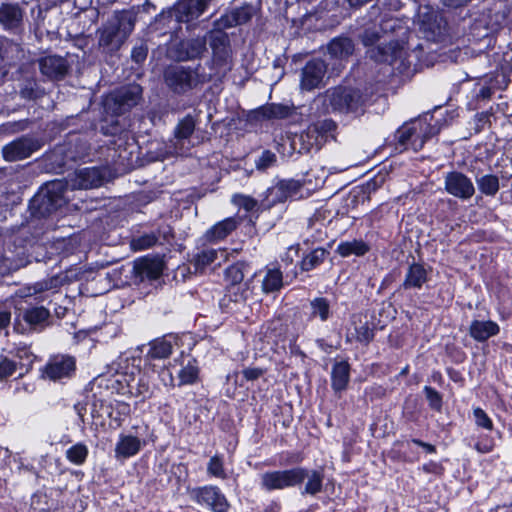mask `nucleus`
Returning <instances> with one entry per match:
<instances>
[{
    "label": "nucleus",
    "instance_id": "nucleus-1",
    "mask_svg": "<svg viewBox=\"0 0 512 512\" xmlns=\"http://www.w3.org/2000/svg\"><path fill=\"white\" fill-rule=\"evenodd\" d=\"M392 20H386L381 27H372L364 31L362 42L365 46H371L368 50L369 57L377 62H387L400 73L408 71L410 62H406V51L397 41L390 40L379 43L388 30H393Z\"/></svg>",
    "mask_w": 512,
    "mask_h": 512
},
{
    "label": "nucleus",
    "instance_id": "nucleus-2",
    "mask_svg": "<svg viewBox=\"0 0 512 512\" xmlns=\"http://www.w3.org/2000/svg\"><path fill=\"white\" fill-rule=\"evenodd\" d=\"M135 17L129 11L115 13L101 28L98 29V44L107 52H115L132 33Z\"/></svg>",
    "mask_w": 512,
    "mask_h": 512
},
{
    "label": "nucleus",
    "instance_id": "nucleus-3",
    "mask_svg": "<svg viewBox=\"0 0 512 512\" xmlns=\"http://www.w3.org/2000/svg\"><path fill=\"white\" fill-rule=\"evenodd\" d=\"M319 98L333 112L341 114L360 115L364 113L366 105V97L359 89L342 85L327 89Z\"/></svg>",
    "mask_w": 512,
    "mask_h": 512
},
{
    "label": "nucleus",
    "instance_id": "nucleus-4",
    "mask_svg": "<svg viewBox=\"0 0 512 512\" xmlns=\"http://www.w3.org/2000/svg\"><path fill=\"white\" fill-rule=\"evenodd\" d=\"M337 124L332 119L317 120L292 139V147L299 153L318 151L329 140L335 139Z\"/></svg>",
    "mask_w": 512,
    "mask_h": 512
},
{
    "label": "nucleus",
    "instance_id": "nucleus-5",
    "mask_svg": "<svg viewBox=\"0 0 512 512\" xmlns=\"http://www.w3.org/2000/svg\"><path fill=\"white\" fill-rule=\"evenodd\" d=\"M67 192L68 183L66 181L54 180L46 183L30 202L33 214L46 217L57 211L67 203Z\"/></svg>",
    "mask_w": 512,
    "mask_h": 512
},
{
    "label": "nucleus",
    "instance_id": "nucleus-6",
    "mask_svg": "<svg viewBox=\"0 0 512 512\" xmlns=\"http://www.w3.org/2000/svg\"><path fill=\"white\" fill-rule=\"evenodd\" d=\"M200 68V64L195 67L170 65L164 70V82L174 93L185 94L212 78V75L201 73Z\"/></svg>",
    "mask_w": 512,
    "mask_h": 512
},
{
    "label": "nucleus",
    "instance_id": "nucleus-7",
    "mask_svg": "<svg viewBox=\"0 0 512 512\" xmlns=\"http://www.w3.org/2000/svg\"><path fill=\"white\" fill-rule=\"evenodd\" d=\"M440 129L438 121L431 124L428 117L425 116L403 125L397 131V139L406 149L411 148L418 151L430 137L437 135Z\"/></svg>",
    "mask_w": 512,
    "mask_h": 512
},
{
    "label": "nucleus",
    "instance_id": "nucleus-8",
    "mask_svg": "<svg viewBox=\"0 0 512 512\" xmlns=\"http://www.w3.org/2000/svg\"><path fill=\"white\" fill-rule=\"evenodd\" d=\"M224 29L216 26V29L206 35V43H209L212 50L211 69L214 70V75H225L231 69L232 50L229 36Z\"/></svg>",
    "mask_w": 512,
    "mask_h": 512
},
{
    "label": "nucleus",
    "instance_id": "nucleus-9",
    "mask_svg": "<svg viewBox=\"0 0 512 512\" xmlns=\"http://www.w3.org/2000/svg\"><path fill=\"white\" fill-rule=\"evenodd\" d=\"M305 474L302 467L265 472L261 475V487L266 491L294 487L304 481Z\"/></svg>",
    "mask_w": 512,
    "mask_h": 512
},
{
    "label": "nucleus",
    "instance_id": "nucleus-10",
    "mask_svg": "<svg viewBox=\"0 0 512 512\" xmlns=\"http://www.w3.org/2000/svg\"><path fill=\"white\" fill-rule=\"evenodd\" d=\"M76 371V360L70 355L51 357L41 369V377L50 381L70 379Z\"/></svg>",
    "mask_w": 512,
    "mask_h": 512
},
{
    "label": "nucleus",
    "instance_id": "nucleus-11",
    "mask_svg": "<svg viewBox=\"0 0 512 512\" xmlns=\"http://www.w3.org/2000/svg\"><path fill=\"white\" fill-rule=\"evenodd\" d=\"M42 142L31 136H22L2 148V154L6 161L14 162L23 160L38 151Z\"/></svg>",
    "mask_w": 512,
    "mask_h": 512
},
{
    "label": "nucleus",
    "instance_id": "nucleus-12",
    "mask_svg": "<svg viewBox=\"0 0 512 512\" xmlns=\"http://www.w3.org/2000/svg\"><path fill=\"white\" fill-rule=\"evenodd\" d=\"M190 497L200 505H206L214 512H227L229 508L226 497L216 486H203L189 491Z\"/></svg>",
    "mask_w": 512,
    "mask_h": 512
},
{
    "label": "nucleus",
    "instance_id": "nucleus-13",
    "mask_svg": "<svg viewBox=\"0 0 512 512\" xmlns=\"http://www.w3.org/2000/svg\"><path fill=\"white\" fill-rule=\"evenodd\" d=\"M445 191L463 201L469 200L475 194L472 180L459 171L448 172L444 177Z\"/></svg>",
    "mask_w": 512,
    "mask_h": 512
},
{
    "label": "nucleus",
    "instance_id": "nucleus-14",
    "mask_svg": "<svg viewBox=\"0 0 512 512\" xmlns=\"http://www.w3.org/2000/svg\"><path fill=\"white\" fill-rule=\"evenodd\" d=\"M327 73V64L319 58L308 61L301 71L300 87L302 90L311 91L324 85Z\"/></svg>",
    "mask_w": 512,
    "mask_h": 512
},
{
    "label": "nucleus",
    "instance_id": "nucleus-15",
    "mask_svg": "<svg viewBox=\"0 0 512 512\" xmlns=\"http://www.w3.org/2000/svg\"><path fill=\"white\" fill-rule=\"evenodd\" d=\"M302 187L303 184L298 180L287 179L278 181L267 190V207L274 206L277 203H283L288 199L297 198Z\"/></svg>",
    "mask_w": 512,
    "mask_h": 512
},
{
    "label": "nucleus",
    "instance_id": "nucleus-16",
    "mask_svg": "<svg viewBox=\"0 0 512 512\" xmlns=\"http://www.w3.org/2000/svg\"><path fill=\"white\" fill-rule=\"evenodd\" d=\"M89 147L86 142L76 139L69 140L67 143L57 146L52 153L55 162L59 166H65L69 162H75L88 155Z\"/></svg>",
    "mask_w": 512,
    "mask_h": 512
},
{
    "label": "nucleus",
    "instance_id": "nucleus-17",
    "mask_svg": "<svg viewBox=\"0 0 512 512\" xmlns=\"http://www.w3.org/2000/svg\"><path fill=\"white\" fill-rule=\"evenodd\" d=\"M196 127V121L193 116L186 115L181 119L174 130V153L184 154L194 145L191 142Z\"/></svg>",
    "mask_w": 512,
    "mask_h": 512
},
{
    "label": "nucleus",
    "instance_id": "nucleus-18",
    "mask_svg": "<svg viewBox=\"0 0 512 512\" xmlns=\"http://www.w3.org/2000/svg\"><path fill=\"white\" fill-rule=\"evenodd\" d=\"M208 2L209 0H182L168 13V17L175 18L178 22H190L204 13Z\"/></svg>",
    "mask_w": 512,
    "mask_h": 512
},
{
    "label": "nucleus",
    "instance_id": "nucleus-19",
    "mask_svg": "<svg viewBox=\"0 0 512 512\" xmlns=\"http://www.w3.org/2000/svg\"><path fill=\"white\" fill-rule=\"evenodd\" d=\"M103 182V175L100 169L88 167L76 171L73 178L70 179L68 187L74 189H91L99 187Z\"/></svg>",
    "mask_w": 512,
    "mask_h": 512
},
{
    "label": "nucleus",
    "instance_id": "nucleus-20",
    "mask_svg": "<svg viewBox=\"0 0 512 512\" xmlns=\"http://www.w3.org/2000/svg\"><path fill=\"white\" fill-rule=\"evenodd\" d=\"M162 271V261L146 257L135 261L133 267L135 281L139 283L158 279Z\"/></svg>",
    "mask_w": 512,
    "mask_h": 512
},
{
    "label": "nucleus",
    "instance_id": "nucleus-21",
    "mask_svg": "<svg viewBox=\"0 0 512 512\" xmlns=\"http://www.w3.org/2000/svg\"><path fill=\"white\" fill-rule=\"evenodd\" d=\"M39 69L42 75L49 79H62L68 72V63L61 56H46L38 60Z\"/></svg>",
    "mask_w": 512,
    "mask_h": 512
},
{
    "label": "nucleus",
    "instance_id": "nucleus-22",
    "mask_svg": "<svg viewBox=\"0 0 512 512\" xmlns=\"http://www.w3.org/2000/svg\"><path fill=\"white\" fill-rule=\"evenodd\" d=\"M255 12L256 10L252 5H244L239 8H235L217 20L215 22V26L227 29L245 24L252 19Z\"/></svg>",
    "mask_w": 512,
    "mask_h": 512
},
{
    "label": "nucleus",
    "instance_id": "nucleus-23",
    "mask_svg": "<svg viewBox=\"0 0 512 512\" xmlns=\"http://www.w3.org/2000/svg\"><path fill=\"white\" fill-rule=\"evenodd\" d=\"M176 58L179 61L200 58L206 51V36L181 41L176 47Z\"/></svg>",
    "mask_w": 512,
    "mask_h": 512
},
{
    "label": "nucleus",
    "instance_id": "nucleus-24",
    "mask_svg": "<svg viewBox=\"0 0 512 512\" xmlns=\"http://www.w3.org/2000/svg\"><path fill=\"white\" fill-rule=\"evenodd\" d=\"M19 316L30 329L42 330L48 325L50 312L43 306H32L20 309Z\"/></svg>",
    "mask_w": 512,
    "mask_h": 512
},
{
    "label": "nucleus",
    "instance_id": "nucleus-25",
    "mask_svg": "<svg viewBox=\"0 0 512 512\" xmlns=\"http://www.w3.org/2000/svg\"><path fill=\"white\" fill-rule=\"evenodd\" d=\"M499 330L500 328L498 324L494 321L474 320L470 325L469 334L476 341L483 342L490 337L497 335Z\"/></svg>",
    "mask_w": 512,
    "mask_h": 512
},
{
    "label": "nucleus",
    "instance_id": "nucleus-26",
    "mask_svg": "<svg viewBox=\"0 0 512 512\" xmlns=\"http://www.w3.org/2000/svg\"><path fill=\"white\" fill-rule=\"evenodd\" d=\"M142 441L132 435H121L115 447V455L117 458H129L139 452Z\"/></svg>",
    "mask_w": 512,
    "mask_h": 512
},
{
    "label": "nucleus",
    "instance_id": "nucleus-27",
    "mask_svg": "<svg viewBox=\"0 0 512 512\" xmlns=\"http://www.w3.org/2000/svg\"><path fill=\"white\" fill-rule=\"evenodd\" d=\"M142 89L139 85L126 87L115 96V102L119 104L120 112L135 106L141 97Z\"/></svg>",
    "mask_w": 512,
    "mask_h": 512
},
{
    "label": "nucleus",
    "instance_id": "nucleus-28",
    "mask_svg": "<svg viewBox=\"0 0 512 512\" xmlns=\"http://www.w3.org/2000/svg\"><path fill=\"white\" fill-rule=\"evenodd\" d=\"M427 271L426 269L418 263H413L409 266L408 271L405 276V280L403 282V287L405 289L410 288H418L420 289L422 285L427 282Z\"/></svg>",
    "mask_w": 512,
    "mask_h": 512
},
{
    "label": "nucleus",
    "instance_id": "nucleus-29",
    "mask_svg": "<svg viewBox=\"0 0 512 512\" xmlns=\"http://www.w3.org/2000/svg\"><path fill=\"white\" fill-rule=\"evenodd\" d=\"M23 18L22 9L16 4H3L0 7V22L7 28L17 27Z\"/></svg>",
    "mask_w": 512,
    "mask_h": 512
},
{
    "label": "nucleus",
    "instance_id": "nucleus-30",
    "mask_svg": "<svg viewBox=\"0 0 512 512\" xmlns=\"http://www.w3.org/2000/svg\"><path fill=\"white\" fill-rule=\"evenodd\" d=\"M293 113V109L290 106L283 104H268L262 106L256 111L258 118L263 119H285L291 116Z\"/></svg>",
    "mask_w": 512,
    "mask_h": 512
},
{
    "label": "nucleus",
    "instance_id": "nucleus-31",
    "mask_svg": "<svg viewBox=\"0 0 512 512\" xmlns=\"http://www.w3.org/2000/svg\"><path fill=\"white\" fill-rule=\"evenodd\" d=\"M332 388L335 391H342L346 389L350 378V366L346 361L337 362L334 364L331 372Z\"/></svg>",
    "mask_w": 512,
    "mask_h": 512
},
{
    "label": "nucleus",
    "instance_id": "nucleus-32",
    "mask_svg": "<svg viewBox=\"0 0 512 512\" xmlns=\"http://www.w3.org/2000/svg\"><path fill=\"white\" fill-rule=\"evenodd\" d=\"M328 52L332 57L344 59L354 52V44L350 38L337 37L328 44Z\"/></svg>",
    "mask_w": 512,
    "mask_h": 512
},
{
    "label": "nucleus",
    "instance_id": "nucleus-33",
    "mask_svg": "<svg viewBox=\"0 0 512 512\" xmlns=\"http://www.w3.org/2000/svg\"><path fill=\"white\" fill-rule=\"evenodd\" d=\"M239 224V221L235 217H229L223 221L215 224L208 231V238L211 240H221L227 237L232 231H234Z\"/></svg>",
    "mask_w": 512,
    "mask_h": 512
},
{
    "label": "nucleus",
    "instance_id": "nucleus-34",
    "mask_svg": "<svg viewBox=\"0 0 512 512\" xmlns=\"http://www.w3.org/2000/svg\"><path fill=\"white\" fill-rule=\"evenodd\" d=\"M336 251L342 257H348L350 255L362 256L369 251V246L362 240L354 239L340 243Z\"/></svg>",
    "mask_w": 512,
    "mask_h": 512
},
{
    "label": "nucleus",
    "instance_id": "nucleus-35",
    "mask_svg": "<svg viewBox=\"0 0 512 512\" xmlns=\"http://www.w3.org/2000/svg\"><path fill=\"white\" fill-rule=\"evenodd\" d=\"M283 286V275L280 269L271 268L268 269L263 281L262 290L264 293H273L279 291Z\"/></svg>",
    "mask_w": 512,
    "mask_h": 512
},
{
    "label": "nucleus",
    "instance_id": "nucleus-36",
    "mask_svg": "<svg viewBox=\"0 0 512 512\" xmlns=\"http://www.w3.org/2000/svg\"><path fill=\"white\" fill-rule=\"evenodd\" d=\"M305 478L308 479L302 494L316 495L320 493L323 488L324 475L317 470H307L304 468Z\"/></svg>",
    "mask_w": 512,
    "mask_h": 512
},
{
    "label": "nucleus",
    "instance_id": "nucleus-37",
    "mask_svg": "<svg viewBox=\"0 0 512 512\" xmlns=\"http://www.w3.org/2000/svg\"><path fill=\"white\" fill-rule=\"evenodd\" d=\"M310 317L319 318L322 322H326L330 315V302L324 297H316L310 301Z\"/></svg>",
    "mask_w": 512,
    "mask_h": 512
},
{
    "label": "nucleus",
    "instance_id": "nucleus-38",
    "mask_svg": "<svg viewBox=\"0 0 512 512\" xmlns=\"http://www.w3.org/2000/svg\"><path fill=\"white\" fill-rule=\"evenodd\" d=\"M172 353L171 342L165 339H156L149 344L147 357L151 359L167 358Z\"/></svg>",
    "mask_w": 512,
    "mask_h": 512
},
{
    "label": "nucleus",
    "instance_id": "nucleus-39",
    "mask_svg": "<svg viewBox=\"0 0 512 512\" xmlns=\"http://www.w3.org/2000/svg\"><path fill=\"white\" fill-rule=\"evenodd\" d=\"M481 193L486 196H495L499 191V178L496 175L487 174L476 179Z\"/></svg>",
    "mask_w": 512,
    "mask_h": 512
},
{
    "label": "nucleus",
    "instance_id": "nucleus-40",
    "mask_svg": "<svg viewBox=\"0 0 512 512\" xmlns=\"http://www.w3.org/2000/svg\"><path fill=\"white\" fill-rule=\"evenodd\" d=\"M327 251L323 248H316L306 255L301 261V269L310 271L318 267L326 258Z\"/></svg>",
    "mask_w": 512,
    "mask_h": 512
},
{
    "label": "nucleus",
    "instance_id": "nucleus-41",
    "mask_svg": "<svg viewBox=\"0 0 512 512\" xmlns=\"http://www.w3.org/2000/svg\"><path fill=\"white\" fill-rule=\"evenodd\" d=\"M217 256L218 251L215 249H205L198 253L192 261L195 272L203 271L217 259Z\"/></svg>",
    "mask_w": 512,
    "mask_h": 512
},
{
    "label": "nucleus",
    "instance_id": "nucleus-42",
    "mask_svg": "<svg viewBox=\"0 0 512 512\" xmlns=\"http://www.w3.org/2000/svg\"><path fill=\"white\" fill-rule=\"evenodd\" d=\"M198 367L194 360H189L178 373L179 386L193 384L198 379Z\"/></svg>",
    "mask_w": 512,
    "mask_h": 512
},
{
    "label": "nucleus",
    "instance_id": "nucleus-43",
    "mask_svg": "<svg viewBox=\"0 0 512 512\" xmlns=\"http://www.w3.org/2000/svg\"><path fill=\"white\" fill-rule=\"evenodd\" d=\"M156 243H158V236L155 232H150L133 237L130 245L133 250L141 251L153 247Z\"/></svg>",
    "mask_w": 512,
    "mask_h": 512
},
{
    "label": "nucleus",
    "instance_id": "nucleus-44",
    "mask_svg": "<svg viewBox=\"0 0 512 512\" xmlns=\"http://www.w3.org/2000/svg\"><path fill=\"white\" fill-rule=\"evenodd\" d=\"M88 456V448L83 443H77L70 447L66 451V457L67 459L75 464V465H81L85 462L86 458Z\"/></svg>",
    "mask_w": 512,
    "mask_h": 512
},
{
    "label": "nucleus",
    "instance_id": "nucleus-45",
    "mask_svg": "<svg viewBox=\"0 0 512 512\" xmlns=\"http://www.w3.org/2000/svg\"><path fill=\"white\" fill-rule=\"evenodd\" d=\"M423 30L426 37L433 41H440L445 35V25L441 21L424 22Z\"/></svg>",
    "mask_w": 512,
    "mask_h": 512
},
{
    "label": "nucleus",
    "instance_id": "nucleus-46",
    "mask_svg": "<svg viewBox=\"0 0 512 512\" xmlns=\"http://www.w3.org/2000/svg\"><path fill=\"white\" fill-rule=\"evenodd\" d=\"M60 284H61V281H60L59 277H57V276L51 277L47 280L37 282L31 287H28L27 288L28 293L26 294V296H32V295H36L38 293H42L44 291L55 289Z\"/></svg>",
    "mask_w": 512,
    "mask_h": 512
},
{
    "label": "nucleus",
    "instance_id": "nucleus-47",
    "mask_svg": "<svg viewBox=\"0 0 512 512\" xmlns=\"http://www.w3.org/2000/svg\"><path fill=\"white\" fill-rule=\"evenodd\" d=\"M207 473L213 477L221 479L227 478L222 456L214 455L213 457L210 458L207 464Z\"/></svg>",
    "mask_w": 512,
    "mask_h": 512
},
{
    "label": "nucleus",
    "instance_id": "nucleus-48",
    "mask_svg": "<svg viewBox=\"0 0 512 512\" xmlns=\"http://www.w3.org/2000/svg\"><path fill=\"white\" fill-rule=\"evenodd\" d=\"M243 268H244V264L237 263V264L230 266L226 270V277L232 283L233 289H238V287H236V285L241 283L244 279Z\"/></svg>",
    "mask_w": 512,
    "mask_h": 512
},
{
    "label": "nucleus",
    "instance_id": "nucleus-49",
    "mask_svg": "<svg viewBox=\"0 0 512 512\" xmlns=\"http://www.w3.org/2000/svg\"><path fill=\"white\" fill-rule=\"evenodd\" d=\"M17 370V363L7 356H1L0 358V381H4L7 378L15 374Z\"/></svg>",
    "mask_w": 512,
    "mask_h": 512
},
{
    "label": "nucleus",
    "instance_id": "nucleus-50",
    "mask_svg": "<svg viewBox=\"0 0 512 512\" xmlns=\"http://www.w3.org/2000/svg\"><path fill=\"white\" fill-rule=\"evenodd\" d=\"M423 391L429 403V407L435 411H441L443 403L441 394L430 386H425Z\"/></svg>",
    "mask_w": 512,
    "mask_h": 512
},
{
    "label": "nucleus",
    "instance_id": "nucleus-51",
    "mask_svg": "<svg viewBox=\"0 0 512 512\" xmlns=\"http://www.w3.org/2000/svg\"><path fill=\"white\" fill-rule=\"evenodd\" d=\"M473 415L475 423L478 427H481L486 430L493 429V422L484 410H482L481 408H475L473 410Z\"/></svg>",
    "mask_w": 512,
    "mask_h": 512
},
{
    "label": "nucleus",
    "instance_id": "nucleus-52",
    "mask_svg": "<svg viewBox=\"0 0 512 512\" xmlns=\"http://www.w3.org/2000/svg\"><path fill=\"white\" fill-rule=\"evenodd\" d=\"M356 339L362 343H369L373 337V330L368 326L367 323L361 324L359 327H355Z\"/></svg>",
    "mask_w": 512,
    "mask_h": 512
},
{
    "label": "nucleus",
    "instance_id": "nucleus-53",
    "mask_svg": "<svg viewBox=\"0 0 512 512\" xmlns=\"http://www.w3.org/2000/svg\"><path fill=\"white\" fill-rule=\"evenodd\" d=\"M276 162V155L271 151H264L262 155L256 160L255 165L258 170H265L271 167Z\"/></svg>",
    "mask_w": 512,
    "mask_h": 512
},
{
    "label": "nucleus",
    "instance_id": "nucleus-54",
    "mask_svg": "<svg viewBox=\"0 0 512 512\" xmlns=\"http://www.w3.org/2000/svg\"><path fill=\"white\" fill-rule=\"evenodd\" d=\"M233 202L240 207L244 208L246 211H252L257 206V201L253 199L252 197L246 196V195H234L233 196Z\"/></svg>",
    "mask_w": 512,
    "mask_h": 512
},
{
    "label": "nucleus",
    "instance_id": "nucleus-55",
    "mask_svg": "<svg viewBox=\"0 0 512 512\" xmlns=\"http://www.w3.org/2000/svg\"><path fill=\"white\" fill-rule=\"evenodd\" d=\"M495 447V441L492 437H482L476 442L474 448L481 454L490 453Z\"/></svg>",
    "mask_w": 512,
    "mask_h": 512
},
{
    "label": "nucleus",
    "instance_id": "nucleus-56",
    "mask_svg": "<svg viewBox=\"0 0 512 512\" xmlns=\"http://www.w3.org/2000/svg\"><path fill=\"white\" fill-rule=\"evenodd\" d=\"M147 53H148L147 45L144 43H141L140 45L135 46L133 48L132 53H131L132 60L135 61L136 63H142L146 59Z\"/></svg>",
    "mask_w": 512,
    "mask_h": 512
},
{
    "label": "nucleus",
    "instance_id": "nucleus-57",
    "mask_svg": "<svg viewBox=\"0 0 512 512\" xmlns=\"http://www.w3.org/2000/svg\"><path fill=\"white\" fill-rule=\"evenodd\" d=\"M244 378L248 381H254L260 378L264 374V370L261 368H245L242 371Z\"/></svg>",
    "mask_w": 512,
    "mask_h": 512
},
{
    "label": "nucleus",
    "instance_id": "nucleus-58",
    "mask_svg": "<svg viewBox=\"0 0 512 512\" xmlns=\"http://www.w3.org/2000/svg\"><path fill=\"white\" fill-rule=\"evenodd\" d=\"M155 233L158 236V241L160 239L169 241L172 238V228L167 224L160 225Z\"/></svg>",
    "mask_w": 512,
    "mask_h": 512
},
{
    "label": "nucleus",
    "instance_id": "nucleus-59",
    "mask_svg": "<svg viewBox=\"0 0 512 512\" xmlns=\"http://www.w3.org/2000/svg\"><path fill=\"white\" fill-rule=\"evenodd\" d=\"M413 442L418 445V446H421L423 447L428 453H434L435 452V446L429 444V443H425L421 440H418V439H414Z\"/></svg>",
    "mask_w": 512,
    "mask_h": 512
},
{
    "label": "nucleus",
    "instance_id": "nucleus-60",
    "mask_svg": "<svg viewBox=\"0 0 512 512\" xmlns=\"http://www.w3.org/2000/svg\"><path fill=\"white\" fill-rule=\"evenodd\" d=\"M8 317L6 315H3L0 319V324L3 325L6 321H8Z\"/></svg>",
    "mask_w": 512,
    "mask_h": 512
},
{
    "label": "nucleus",
    "instance_id": "nucleus-61",
    "mask_svg": "<svg viewBox=\"0 0 512 512\" xmlns=\"http://www.w3.org/2000/svg\"><path fill=\"white\" fill-rule=\"evenodd\" d=\"M292 250H294V251H295V253L297 254V249H294L293 247H290V248H289V252H290V251H292Z\"/></svg>",
    "mask_w": 512,
    "mask_h": 512
},
{
    "label": "nucleus",
    "instance_id": "nucleus-62",
    "mask_svg": "<svg viewBox=\"0 0 512 512\" xmlns=\"http://www.w3.org/2000/svg\"><path fill=\"white\" fill-rule=\"evenodd\" d=\"M408 368L406 367L403 371H402V374H405L407 372Z\"/></svg>",
    "mask_w": 512,
    "mask_h": 512
},
{
    "label": "nucleus",
    "instance_id": "nucleus-63",
    "mask_svg": "<svg viewBox=\"0 0 512 512\" xmlns=\"http://www.w3.org/2000/svg\"><path fill=\"white\" fill-rule=\"evenodd\" d=\"M2 451V448L0 447V452Z\"/></svg>",
    "mask_w": 512,
    "mask_h": 512
}]
</instances>
